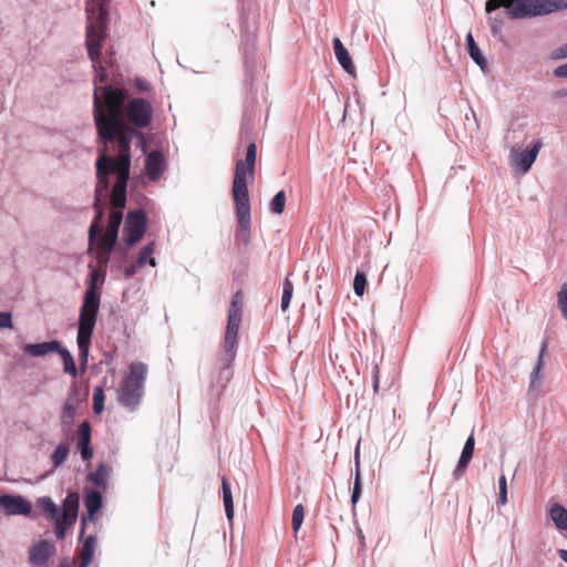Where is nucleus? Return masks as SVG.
<instances>
[{
    "label": "nucleus",
    "mask_w": 567,
    "mask_h": 567,
    "mask_svg": "<svg viewBox=\"0 0 567 567\" xmlns=\"http://www.w3.org/2000/svg\"><path fill=\"white\" fill-rule=\"evenodd\" d=\"M367 277L364 271L358 270L353 280V289L357 296L361 297L364 293Z\"/></svg>",
    "instance_id": "obj_40"
},
{
    "label": "nucleus",
    "mask_w": 567,
    "mask_h": 567,
    "mask_svg": "<svg viewBox=\"0 0 567 567\" xmlns=\"http://www.w3.org/2000/svg\"><path fill=\"white\" fill-rule=\"evenodd\" d=\"M474 446H475L474 435L471 434L464 444L458 463H457L455 470L453 471V476L455 478H460L464 474L465 470L467 468V465L470 464V462L473 457Z\"/></svg>",
    "instance_id": "obj_20"
},
{
    "label": "nucleus",
    "mask_w": 567,
    "mask_h": 567,
    "mask_svg": "<svg viewBox=\"0 0 567 567\" xmlns=\"http://www.w3.org/2000/svg\"><path fill=\"white\" fill-rule=\"evenodd\" d=\"M38 506L47 515V518L54 520L61 516L60 508L51 497L43 496L38 499Z\"/></svg>",
    "instance_id": "obj_26"
},
{
    "label": "nucleus",
    "mask_w": 567,
    "mask_h": 567,
    "mask_svg": "<svg viewBox=\"0 0 567 567\" xmlns=\"http://www.w3.org/2000/svg\"><path fill=\"white\" fill-rule=\"evenodd\" d=\"M498 486H499V491L502 489H507V481H506V477L505 475H502L498 480Z\"/></svg>",
    "instance_id": "obj_49"
},
{
    "label": "nucleus",
    "mask_w": 567,
    "mask_h": 567,
    "mask_svg": "<svg viewBox=\"0 0 567 567\" xmlns=\"http://www.w3.org/2000/svg\"><path fill=\"white\" fill-rule=\"evenodd\" d=\"M99 267H92L90 272L89 287L83 297V303L80 309L76 343L80 358L83 362L87 361L91 339L96 324V318L100 309L101 297L97 292V282L103 284L105 278V265L109 260V250H94Z\"/></svg>",
    "instance_id": "obj_3"
},
{
    "label": "nucleus",
    "mask_w": 567,
    "mask_h": 567,
    "mask_svg": "<svg viewBox=\"0 0 567 567\" xmlns=\"http://www.w3.org/2000/svg\"><path fill=\"white\" fill-rule=\"evenodd\" d=\"M4 328H13L12 315L10 312L0 311V329Z\"/></svg>",
    "instance_id": "obj_44"
},
{
    "label": "nucleus",
    "mask_w": 567,
    "mask_h": 567,
    "mask_svg": "<svg viewBox=\"0 0 567 567\" xmlns=\"http://www.w3.org/2000/svg\"><path fill=\"white\" fill-rule=\"evenodd\" d=\"M126 99L124 89L105 85L101 93L94 89L93 115L100 142L116 145L127 153L133 138L143 140V134L128 126L123 118Z\"/></svg>",
    "instance_id": "obj_1"
},
{
    "label": "nucleus",
    "mask_w": 567,
    "mask_h": 567,
    "mask_svg": "<svg viewBox=\"0 0 567 567\" xmlns=\"http://www.w3.org/2000/svg\"><path fill=\"white\" fill-rule=\"evenodd\" d=\"M166 167L165 157L159 151H152L145 159L146 174L152 181H157Z\"/></svg>",
    "instance_id": "obj_17"
},
{
    "label": "nucleus",
    "mask_w": 567,
    "mask_h": 567,
    "mask_svg": "<svg viewBox=\"0 0 567 567\" xmlns=\"http://www.w3.org/2000/svg\"><path fill=\"white\" fill-rule=\"evenodd\" d=\"M96 547V537L94 535H89L84 540L81 555H80V566L79 567H87L91 563L94 551Z\"/></svg>",
    "instance_id": "obj_24"
},
{
    "label": "nucleus",
    "mask_w": 567,
    "mask_h": 567,
    "mask_svg": "<svg viewBox=\"0 0 567 567\" xmlns=\"http://www.w3.org/2000/svg\"><path fill=\"white\" fill-rule=\"evenodd\" d=\"M79 511V495L69 493L63 501L61 516L54 519L55 536L59 539L65 537L66 530L75 524Z\"/></svg>",
    "instance_id": "obj_11"
},
{
    "label": "nucleus",
    "mask_w": 567,
    "mask_h": 567,
    "mask_svg": "<svg viewBox=\"0 0 567 567\" xmlns=\"http://www.w3.org/2000/svg\"><path fill=\"white\" fill-rule=\"evenodd\" d=\"M105 395L101 386L95 388L93 392V410L94 413L100 414L104 410Z\"/></svg>",
    "instance_id": "obj_37"
},
{
    "label": "nucleus",
    "mask_w": 567,
    "mask_h": 567,
    "mask_svg": "<svg viewBox=\"0 0 567 567\" xmlns=\"http://www.w3.org/2000/svg\"><path fill=\"white\" fill-rule=\"evenodd\" d=\"M113 210L110 214L109 225L104 231L102 226V219L100 220L101 233H96L94 239H91V233L89 234V248H114L120 225L122 223L123 213L122 208Z\"/></svg>",
    "instance_id": "obj_10"
},
{
    "label": "nucleus",
    "mask_w": 567,
    "mask_h": 567,
    "mask_svg": "<svg viewBox=\"0 0 567 567\" xmlns=\"http://www.w3.org/2000/svg\"><path fill=\"white\" fill-rule=\"evenodd\" d=\"M514 0H488L485 4V11L491 14L499 7L509 8Z\"/></svg>",
    "instance_id": "obj_41"
},
{
    "label": "nucleus",
    "mask_w": 567,
    "mask_h": 567,
    "mask_svg": "<svg viewBox=\"0 0 567 567\" xmlns=\"http://www.w3.org/2000/svg\"><path fill=\"white\" fill-rule=\"evenodd\" d=\"M97 74L96 76L94 78V85H95V89L99 90V93L102 92V87L99 86V83H103L106 81L107 79V73H106V70L104 69V66L100 63H97V69L94 70Z\"/></svg>",
    "instance_id": "obj_42"
},
{
    "label": "nucleus",
    "mask_w": 567,
    "mask_h": 567,
    "mask_svg": "<svg viewBox=\"0 0 567 567\" xmlns=\"http://www.w3.org/2000/svg\"><path fill=\"white\" fill-rule=\"evenodd\" d=\"M84 534V527H82L81 532H80V536L82 537Z\"/></svg>",
    "instance_id": "obj_52"
},
{
    "label": "nucleus",
    "mask_w": 567,
    "mask_h": 567,
    "mask_svg": "<svg viewBox=\"0 0 567 567\" xmlns=\"http://www.w3.org/2000/svg\"><path fill=\"white\" fill-rule=\"evenodd\" d=\"M154 250H142L136 261L124 268V274L126 278L134 276L141 268H143L146 264H150L152 267L155 266V259L152 256Z\"/></svg>",
    "instance_id": "obj_22"
},
{
    "label": "nucleus",
    "mask_w": 567,
    "mask_h": 567,
    "mask_svg": "<svg viewBox=\"0 0 567 567\" xmlns=\"http://www.w3.org/2000/svg\"><path fill=\"white\" fill-rule=\"evenodd\" d=\"M305 517V508L301 504H298L292 512V529L295 534L300 529Z\"/></svg>",
    "instance_id": "obj_38"
},
{
    "label": "nucleus",
    "mask_w": 567,
    "mask_h": 567,
    "mask_svg": "<svg viewBox=\"0 0 567 567\" xmlns=\"http://www.w3.org/2000/svg\"><path fill=\"white\" fill-rule=\"evenodd\" d=\"M359 450H360V442L358 443L357 447H355V453H354V460H355V478H354V484H353V489H352V495H351V502L353 505H355L361 496V492H362V486H361V474H360V467H359Z\"/></svg>",
    "instance_id": "obj_30"
},
{
    "label": "nucleus",
    "mask_w": 567,
    "mask_h": 567,
    "mask_svg": "<svg viewBox=\"0 0 567 567\" xmlns=\"http://www.w3.org/2000/svg\"><path fill=\"white\" fill-rule=\"evenodd\" d=\"M111 150L117 154V157L107 156V145H104L96 161V187L94 208L96 216L91 224V239H94L96 233H101L100 220L103 218V208L105 199L109 196V175L115 174L116 182L111 194V204L114 208H124L126 204V187L130 177L131 147L122 152L116 145H111Z\"/></svg>",
    "instance_id": "obj_2"
},
{
    "label": "nucleus",
    "mask_w": 567,
    "mask_h": 567,
    "mask_svg": "<svg viewBox=\"0 0 567 567\" xmlns=\"http://www.w3.org/2000/svg\"><path fill=\"white\" fill-rule=\"evenodd\" d=\"M87 27H86V39L85 44L87 54L93 63V69H97L100 63L101 49L105 39L106 19L107 11L104 6H99L96 10L94 7H89Z\"/></svg>",
    "instance_id": "obj_7"
},
{
    "label": "nucleus",
    "mask_w": 567,
    "mask_h": 567,
    "mask_svg": "<svg viewBox=\"0 0 567 567\" xmlns=\"http://www.w3.org/2000/svg\"><path fill=\"white\" fill-rule=\"evenodd\" d=\"M58 353L61 355V359L63 361L64 372L75 378L78 374V370L72 354L61 346L60 350H58Z\"/></svg>",
    "instance_id": "obj_31"
},
{
    "label": "nucleus",
    "mask_w": 567,
    "mask_h": 567,
    "mask_svg": "<svg viewBox=\"0 0 567 567\" xmlns=\"http://www.w3.org/2000/svg\"><path fill=\"white\" fill-rule=\"evenodd\" d=\"M292 293H293V285L289 280V278H286L284 281L282 297H281V305H280V308L282 311H286L289 308V305H290V301L292 298Z\"/></svg>",
    "instance_id": "obj_34"
},
{
    "label": "nucleus",
    "mask_w": 567,
    "mask_h": 567,
    "mask_svg": "<svg viewBox=\"0 0 567 567\" xmlns=\"http://www.w3.org/2000/svg\"><path fill=\"white\" fill-rule=\"evenodd\" d=\"M554 75L556 78H567V63L557 66L554 70Z\"/></svg>",
    "instance_id": "obj_46"
},
{
    "label": "nucleus",
    "mask_w": 567,
    "mask_h": 567,
    "mask_svg": "<svg viewBox=\"0 0 567 567\" xmlns=\"http://www.w3.org/2000/svg\"><path fill=\"white\" fill-rule=\"evenodd\" d=\"M488 25L494 37H499L502 33L503 20L498 17H489Z\"/></svg>",
    "instance_id": "obj_43"
},
{
    "label": "nucleus",
    "mask_w": 567,
    "mask_h": 567,
    "mask_svg": "<svg viewBox=\"0 0 567 567\" xmlns=\"http://www.w3.org/2000/svg\"><path fill=\"white\" fill-rule=\"evenodd\" d=\"M333 50L336 58L340 65L343 68V70L349 74H353L355 71V66L351 60L349 51L346 49V47L343 45L339 38L333 39Z\"/></svg>",
    "instance_id": "obj_21"
},
{
    "label": "nucleus",
    "mask_w": 567,
    "mask_h": 567,
    "mask_svg": "<svg viewBox=\"0 0 567 567\" xmlns=\"http://www.w3.org/2000/svg\"><path fill=\"white\" fill-rule=\"evenodd\" d=\"M243 316V295L237 291L230 302L228 309V320L225 332L224 348L219 355V380L223 381V386L231 379L233 371L231 364L236 357L237 336L241 323Z\"/></svg>",
    "instance_id": "obj_5"
},
{
    "label": "nucleus",
    "mask_w": 567,
    "mask_h": 567,
    "mask_svg": "<svg viewBox=\"0 0 567 567\" xmlns=\"http://www.w3.org/2000/svg\"><path fill=\"white\" fill-rule=\"evenodd\" d=\"M286 205V194L284 190L278 192L270 203V210L275 214H281Z\"/></svg>",
    "instance_id": "obj_36"
},
{
    "label": "nucleus",
    "mask_w": 567,
    "mask_h": 567,
    "mask_svg": "<svg viewBox=\"0 0 567 567\" xmlns=\"http://www.w3.org/2000/svg\"><path fill=\"white\" fill-rule=\"evenodd\" d=\"M60 567H73L71 563L69 561H62Z\"/></svg>",
    "instance_id": "obj_51"
},
{
    "label": "nucleus",
    "mask_w": 567,
    "mask_h": 567,
    "mask_svg": "<svg viewBox=\"0 0 567 567\" xmlns=\"http://www.w3.org/2000/svg\"><path fill=\"white\" fill-rule=\"evenodd\" d=\"M542 145V142L537 140L533 141L530 146L523 151L513 147L511 151V165L518 169L522 174H526L536 161Z\"/></svg>",
    "instance_id": "obj_13"
},
{
    "label": "nucleus",
    "mask_w": 567,
    "mask_h": 567,
    "mask_svg": "<svg viewBox=\"0 0 567 567\" xmlns=\"http://www.w3.org/2000/svg\"><path fill=\"white\" fill-rule=\"evenodd\" d=\"M78 449L84 461L92 458L93 450L91 449V425L87 421L80 424L78 434Z\"/></svg>",
    "instance_id": "obj_18"
},
{
    "label": "nucleus",
    "mask_w": 567,
    "mask_h": 567,
    "mask_svg": "<svg viewBox=\"0 0 567 567\" xmlns=\"http://www.w3.org/2000/svg\"><path fill=\"white\" fill-rule=\"evenodd\" d=\"M147 377V365L143 362L130 364L117 389L120 404L130 411H135L144 395V384Z\"/></svg>",
    "instance_id": "obj_6"
},
{
    "label": "nucleus",
    "mask_w": 567,
    "mask_h": 567,
    "mask_svg": "<svg viewBox=\"0 0 567 567\" xmlns=\"http://www.w3.org/2000/svg\"><path fill=\"white\" fill-rule=\"evenodd\" d=\"M546 348H547V343L544 342L543 343V347L540 349V352H539V357H538V360H537V363L530 374V388L532 389H535L539 385V382H540V371H542V368H543V357L545 354V351H546Z\"/></svg>",
    "instance_id": "obj_32"
},
{
    "label": "nucleus",
    "mask_w": 567,
    "mask_h": 567,
    "mask_svg": "<svg viewBox=\"0 0 567 567\" xmlns=\"http://www.w3.org/2000/svg\"><path fill=\"white\" fill-rule=\"evenodd\" d=\"M221 486H223V501H224L225 513H226L228 520H233V518H234L233 494H231V489H230V484L225 477H223V480H221Z\"/></svg>",
    "instance_id": "obj_27"
},
{
    "label": "nucleus",
    "mask_w": 567,
    "mask_h": 567,
    "mask_svg": "<svg viewBox=\"0 0 567 567\" xmlns=\"http://www.w3.org/2000/svg\"><path fill=\"white\" fill-rule=\"evenodd\" d=\"M560 8L559 4L550 0H514L506 9L509 18L522 19L550 13Z\"/></svg>",
    "instance_id": "obj_9"
},
{
    "label": "nucleus",
    "mask_w": 567,
    "mask_h": 567,
    "mask_svg": "<svg viewBox=\"0 0 567 567\" xmlns=\"http://www.w3.org/2000/svg\"><path fill=\"white\" fill-rule=\"evenodd\" d=\"M154 109L151 102L143 97H133L126 102L123 118L128 126L138 130L146 128L153 121Z\"/></svg>",
    "instance_id": "obj_8"
},
{
    "label": "nucleus",
    "mask_w": 567,
    "mask_h": 567,
    "mask_svg": "<svg viewBox=\"0 0 567 567\" xmlns=\"http://www.w3.org/2000/svg\"><path fill=\"white\" fill-rule=\"evenodd\" d=\"M256 155L257 146L255 143H250L245 159L236 162L234 172L231 195L238 223L236 241L241 246H248L250 243L251 214L247 184L255 177Z\"/></svg>",
    "instance_id": "obj_4"
},
{
    "label": "nucleus",
    "mask_w": 567,
    "mask_h": 567,
    "mask_svg": "<svg viewBox=\"0 0 567 567\" xmlns=\"http://www.w3.org/2000/svg\"><path fill=\"white\" fill-rule=\"evenodd\" d=\"M84 504L89 513V519L94 520L95 513L102 506V495L99 491H91L84 498Z\"/></svg>",
    "instance_id": "obj_25"
},
{
    "label": "nucleus",
    "mask_w": 567,
    "mask_h": 567,
    "mask_svg": "<svg viewBox=\"0 0 567 567\" xmlns=\"http://www.w3.org/2000/svg\"><path fill=\"white\" fill-rule=\"evenodd\" d=\"M81 403L79 390L73 386L62 406L61 429L64 433H70L74 424L76 410Z\"/></svg>",
    "instance_id": "obj_15"
},
{
    "label": "nucleus",
    "mask_w": 567,
    "mask_h": 567,
    "mask_svg": "<svg viewBox=\"0 0 567 567\" xmlns=\"http://www.w3.org/2000/svg\"><path fill=\"white\" fill-rule=\"evenodd\" d=\"M60 342L56 340L45 341L40 343H27L23 346V351L33 358L45 357L49 353L58 352L60 350Z\"/></svg>",
    "instance_id": "obj_19"
},
{
    "label": "nucleus",
    "mask_w": 567,
    "mask_h": 567,
    "mask_svg": "<svg viewBox=\"0 0 567 567\" xmlns=\"http://www.w3.org/2000/svg\"><path fill=\"white\" fill-rule=\"evenodd\" d=\"M466 47H467V52H468L471 59L477 65L483 68L485 65L486 61H485L483 54L481 53V50H480L478 45L476 44V42L473 38V34L471 32H468L466 34Z\"/></svg>",
    "instance_id": "obj_28"
},
{
    "label": "nucleus",
    "mask_w": 567,
    "mask_h": 567,
    "mask_svg": "<svg viewBox=\"0 0 567 567\" xmlns=\"http://www.w3.org/2000/svg\"><path fill=\"white\" fill-rule=\"evenodd\" d=\"M557 305L563 317L567 320V281L560 287L557 293Z\"/></svg>",
    "instance_id": "obj_39"
},
{
    "label": "nucleus",
    "mask_w": 567,
    "mask_h": 567,
    "mask_svg": "<svg viewBox=\"0 0 567 567\" xmlns=\"http://www.w3.org/2000/svg\"><path fill=\"white\" fill-rule=\"evenodd\" d=\"M498 502L501 505H505L507 503V489L499 491Z\"/></svg>",
    "instance_id": "obj_48"
},
{
    "label": "nucleus",
    "mask_w": 567,
    "mask_h": 567,
    "mask_svg": "<svg viewBox=\"0 0 567 567\" xmlns=\"http://www.w3.org/2000/svg\"><path fill=\"white\" fill-rule=\"evenodd\" d=\"M549 516L554 522L557 529L567 530V509L558 503H555L549 508Z\"/></svg>",
    "instance_id": "obj_23"
},
{
    "label": "nucleus",
    "mask_w": 567,
    "mask_h": 567,
    "mask_svg": "<svg viewBox=\"0 0 567 567\" xmlns=\"http://www.w3.org/2000/svg\"><path fill=\"white\" fill-rule=\"evenodd\" d=\"M550 58L553 60H561L567 58V43L556 48L551 53Z\"/></svg>",
    "instance_id": "obj_45"
},
{
    "label": "nucleus",
    "mask_w": 567,
    "mask_h": 567,
    "mask_svg": "<svg viewBox=\"0 0 567 567\" xmlns=\"http://www.w3.org/2000/svg\"><path fill=\"white\" fill-rule=\"evenodd\" d=\"M110 475V467L101 463L96 470L89 474V480L97 487H105Z\"/></svg>",
    "instance_id": "obj_29"
},
{
    "label": "nucleus",
    "mask_w": 567,
    "mask_h": 567,
    "mask_svg": "<svg viewBox=\"0 0 567 567\" xmlns=\"http://www.w3.org/2000/svg\"><path fill=\"white\" fill-rule=\"evenodd\" d=\"M55 554V546L48 540H40L29 548L28 560L34 567H47Z\"/></svg>",
    "instance_id": "obj_16"
},
{
    "label": "nucleus",
    "mask_w": 567,
    "mask_h": 567,
    "mask_svg": "<svg viewBox=\"0 0 567 567\" xmlns=\"http://www.w3.org/2000/svg\"><path fill=\"white\" fill-rule=\"evenodd\" d=\"M292 293H293V285L289 280V278H286L284 281L282 297H281V305H280V308L282 311H286L289 308V305H290V301L292 298Z\"/></svg>",
    "instance_id": "obj_35"
},
{
    "label": "nucleus",
    "mask_w": 567,
    "mask_h": 567,
    "mask_svg": "<svg viewBox=\"0 0 567 567\" xmlns=\"http://www.w3.org/2000/svg\"><path fill=\"white\" fill-rule=\"evenodd\" d=\"M104 0H102L101 2H99L97 0H86V6H85V11L86 13H89V7H94V9L96 10V8L99 6H104L105 4L103 3Z\"/></svg>",
    "instance_id": "obj_47"
},
{
    "label": "nucleus",
    "mask_w": 567,
    "mask_h": 567,
    "mask_svg": "<svg viewBox=\"0 0 567 567\" xmlns=\"http://www.w3.org/2000/svg\"><path fill=\"white\" fill-rule=\"evenodd\" d=\"M558 555L565 563H567V549H559Z\"/></svg>",
    "instance_id": "obj_50"
},
{
    "label": "nucleus",
    "mask_w": 567,
    "mask_h": 567,
    "mask_svg": "<svg viewBox=\"0 0 567 567\" xmlns=\"http://www.w3.org/2000/svg\"><path fill=\"white\" fill-rule=\"evenodd\" d=\"M32 504L22 495L4 494L0 496V513L7 516L22 515L28 516L31 513Z\"/></svg>",
    "instance_id": "obj_14"
},
{
    "label": "nucleus",
    "mask_w": 567,
    "mask_h": 567,
    "mask_svg": "<svg viewBox=\"0 0 567 567\" xmlns=\"http://www.w3.org/2000/svg\"><path fill=\"white\" fill-rule=\"evenodd\" d=\"M69 455V444L68 443H61L58 445L55 451L52 454V463L53 467L56 468L61 466L68 458Z\"/></svg>",
    "instance_id": "obj_33"
},
{
    "label": "nucleus",
    "mask_w": 567,
    "mask_h": 567,
    "mask_svg": "<svg viewBox=\"0 0 567 567\" xmlns=\"http://www.w3.org/2000/svg\"><path fill=\"white\" fill-rule=\"evenodd\" d=\"M147 227V216L143 209L130 212L126 215L123 239L127 245L137 244L144 236Z\"/></svg>",
    "instance_id": "obj_12"
}]
</instances>
